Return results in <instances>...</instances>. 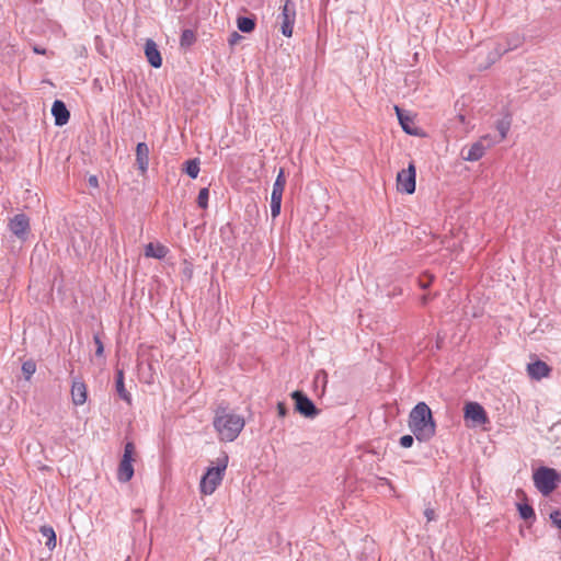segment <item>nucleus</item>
Wrapping results in <instances>:
<instances>
[{"label": "nucleus", "instance_id": "1", "mask_svg": "<svg viewBox=\"0 0 561 561\" xmlns=\"http://www.w3.org/2000/svg\"><path fill=\"white\" fill-rule=\"evenodd\" d=\"M409 427L420 442L430 440L436 432L432 411L425 402H419L410 412Z\"/></svg>", "mask_w": 561, "mask_h": 561}, {"label": "nucleus", "instance_id": "2", "mask_svg": "<svg viewBox=\"0 0 561 561\" xmlns=\"http://www.w3.org/2000/svg\"><path fill=\"white\" fill-rule=\"evenodd\" d=\"M213 424L221 442H233L243 430L245 421L226 408H218Z\"/></svg>", "mask_w": 561, "mask_h": 561}, {"label": "nucleus", "instance_id": "3", "mask_svg": "<svg viewBox=\"0 0 561 561\" xmlns=\"http://www.w3.org/2000/svg\"><path fill=\"white\" fill-rule=\"evenodd\" d=\"M228 466V456L225 455L221 459H218L217 466L211 467L203 476L201 480V492L205 495H210L215 492L217 486L224 479V473Z\"/></svg>", "mask_w": 561, "mask_h": 561}, {"label": "nucleus", "instance_id": "4", "mask_svg": "<svg viewBox=\"0 0 561 561\" xmlns=\"http://www.w3.org/2000/svg\"><path fill=\"white\" fill-rule=\"evenodd\" d=\"M536 488L543 494L549 495L561 482V474L552 468L540 467L533 476Z\"/></svg>", "mask_w": 561, "mask_h": 561}, {"label": "nucleus", "instance_id": "5", "mask_svg": "<svg viewBox=\"0 0 561 561\" xmlns=\"http://www.w3.org/2000/svg\"><path fill=\"white\" fill-rule=\"evenodd\" d=\"M397 191L404 194H413L416 187V169L414 162H410L407 169H402L398 172L397 179Z\"/></svg>", "mask_w": 561, "mask_h": 561}, {"label": "nucleus", "instance_id": "6", "mask_svg": "<svg viewBox=\"0 0 561 561\" xmlns=\"http://www.w3.org/2000/svg\"><path fill=\"white\" fill-rule=\"evenodd\" d=\"M278 19L280 21L282 34L286 37H291L296 21V5L293 0H285Z\"/></svg>", "mask_w": 561, "mask_h": 561}, {"label": "nucleus", "instance_id": "7", "mask_svg": "<svg viewBox=\"0 0 561 561\" xmlns=\"http://www.w3.org/2000/svg\"><path fill=\"white\" fill-rule=\"evenodd\" d=\"M463 417L470 425H484L489 422L488 413L484 408L478 402H467L463 407Z\"/></svg>", "mask_w": 561, "mask_h": 561}, {"label": "nucleus", "instance_id": "8", "mask_svg": "<svg viewBox=\"0 0 561 561\" xmlns=\"http://www.w3.org/2000/svg\"><path fill=\"white\" fill-rule=\"evenodd\" d=\"M291 398L295 401V409L305 417L313 419L319 414L314 403L301 391H294Z\"/></svg>", "mask_w": 561, "mask_h": 561}, {"label": "nucleus", "instance_id": "9", "mask_svg": "<svg viewBox=\"0 0 561 561\" xmlns=\"http://www.w3.org/2000/svg\"><path fill=\"white\" fill-rule=\"evenodd\" d=\"M502 49L499 47H482L477 57V64L479 69H488L494 62H496L502 56Z\"/></svg>", "mask_w": 561, "mask_h": 561}, {"label": "nucleus", "instance_id": "10", "mask_svg": "<svg viewBox=\"0 0 561 561\" xmlns=\"http://www.w3.org/2000/svg\"><path fill=\"white\" fill-rule=\"evenodd\" d=\"M10 231L21 240H25L30 231V219L24 214H18L9 221Z\"/></svg>", "mask_w": 561, "mask_h": 561}, {"label": "nucleus", "instance_id": "11", "mask_svg": "<svg viewBox=\"0 0 561 561\" xmlns=\"http://www.w3.org/2000/svg\"><path fill=\"white\" fill-rule=\"evenodd\" d=\"M486 151L483 142H467L460 149V157L466 161H478Z\"/></svg>", "mask_w": 561, "mask_h": 561}, {"label": "nucleus", "instance_id": "12", "mask_svg": "<svg viewBox=\"0 0 561 561\" xmlns=\"http://www.w3.org/2000/svg\"><path fill=\"white\" fill-rule=\"evenodd\" d=\"M70 394L75 405H83L88 399V387L85 382L82 380H73Z\"/></svg>", "mask_w": 561, "mask_h": 561}, {"label": "nucleus", "instance_id": "13", "mask_svg": "<svg viewBox=\"0 0 561 561\" xmlns=\"http://www.w3.org/2000/svg\"><path fill=\"white\" fill-rule=\"evenodd\" d=\"M551 368L542 360H536L527 365V374L531 379L540 380L550 376Z\"/></svg>", "mask_w": 561, "mask_h": 561}, {"label": "nucleus", "instance_id": "14", "mask_svg": "<svg viewBox=\"0 0 561 561\" xmlns=\"http://www.w3.org/2000/svg\"><path fill=\"white\" fill-rule=\"evenodd\" d=\"M145 55L148 62L153 68H160L162 65V57L157 47V44L152 39H147L145 45Z\"/></svg>", "mask_w": 561, "mask_h": 561}, {"label": "nucleus", "instance_id": "15", "mask_svg": "<svg viewBox=\"0 0 561 561\" xmlns=\"http://www.w3.org/2000/svg\"><path fill=\"white\" fill-rule=\"evenodd\" d=\"M51 114L55 117V123L58 126H62L68 123L70 113L67 110L65 103L60 100H56L51 106Z\"/></svg>", "mask_w": 561, "mask_h": 561}, {"label": "nucleus", "instance_id": "16", "mask_svg": "<svg viewBox=\"0 0 561 561\" xmlns=\"http://www.w3.org/2000/svg\"><path fill=\"white\" fill-rule=\"evenodd\" d=\"M136 161L140 172L144 174L149 164V148L147 142H138L136 148Z\"/></svg>", "mask_w": 561, "mask_h": 561}, {"label": "nucleus", "instance_id": "17", "mask_svg": "<svg viewBox=\"0 0 561 561\" xmlns=\"http://www.w3.org/2000/svg\"><path fill=\"white\" fill-rule=\"evenodd\" d=\"M396 111H397L400 124H401L402 128L405 130V133L411 136H421V134L419 133V128L415 126L413 118L403 114L398 106L396 107Z\"/></svg>", "mask_w": 561, "mask_h": 561}, {"label": "nucleus", "instance_id": "18", "mask_svg": "<svg viewBox=\"0 0 561 561\" xmlns=\"http://www.w3.org/2000/svg\"><path fill=\"white\" fill-rule=\"evenodd\" d=\"M169 252V249L161 243H148L145 248V255L147 257L164 259Z\"/></svg>", "mask_w": 561, "mask_h": 561}, {"label": "nucleus", "instance_id": "19", "mask_svg": "<svg viewBox=\"0 0 561 561\" xmlns=\"http://www.w3.org/2000/svg\"><path fill=\"white\" fill-rule=\"evenodd\" d=\"M115 386H116V391H117L118 396L121 397V399H123L128 405H130L131 404V396L125 388L123 369H118L116 371Z\"/></svg>", "mask_w": 561, "mask_h": 561}, {"label": "nucleus", "instance_id": "20", "mask_svg": "<svg viewBox=\"0 0 561 561\" xmlns=\"http://www.w3.org/2000/svg\"><path fill=\"white\" fill-rule=\"evenodd\" d=\"M133 476H134L133 460L122 459L119 467H118V472H117L118 480L122 482H127L133 478Z\"/></svg>", "mask_w": 561, "mask_h": 561}, {"label": "nucleus", "instance_id": "21", "mask_svg": "<svg viewBox=\"0 0 561 561\" xmlns=\"http://www.w3.org/2000/svg\"><path fill=\"white\" fill-rule=\"evenodd\" d=\"M39 533L46 539V547L53 550L56 547V533L53 527L44 525L39 528Z\"/></svg>", "mask_w": 561, "mask_h": 561}, {"label": "nucleus", "instance_id": "22", "mask_svg": "<svg viewBox=\"0 0 561 561\" xmlns=\"http://www.w3.org/2000/svg\"><path fill=\"white\" fill-rule=\"evenodd\" d=\"M286 185V178L283 169H279L277 178L273 185L272 196L283 197L284 188Z\"/></svg>", "mask_w": 561, "mask_h": 561}, {"label": "nucleus", "instance_id": "23", "mask_svg": "<svg viewBox=\"0 0 561 561\" xmlns=\"http://www.w3.org/2000/svg\"><path fill=\"white\" fill-rule=\"evenodd\" d=\"M196 42V34L192 30H184L180 38V46L184 49L190 48Z\"/></svg>", "mask_w": 561, "mask_h": 561}, {"label": "nucleus", "instance_id": "24", "mask_svg": "<svg viewBox=\"0 0 561 561\" xmlns=\"http://www.w3.org/2000/svg\"><path fill=\"white\" fill-rule=\"evenodd\" d=\"M184 171L192 179H196L198 176V173H199V160L198 159L187 160L184 163Z\"/></svg>", "mask_w": 561, "mask_h": 561}, {"label": "nucleus", "instance_id": "25", "mask_svg": "<svg viewBox=\"0 0 561 561\" xmlns=\"http://www.w3.org/2000/svg\"><path fill=\"white\" fill-rule=\"evenodd\" d=\"M237 25L241 32L250 33L254 30L255 22L253 19L241 16V18H238Z\"/></svg>", "mask_w": 561, "mask_h": 561}, {"label": "nucleus", "instance_id": "26", "mask_svg": "<svg viewBox=\"0 0 561 561\" xmlns=\"http://www.w3.org/2000/svg\"><path fill=\"white\" fill-rule=\"evenodd\" d=\"M36 371V364L33 360H26L22 364V373L26 380H30L31 377Z\"/></svg>", "mask_w": 561, "mask_h": 561}, {"label": "nucleus", "instance_id": "27", "mask_svg": "<svg viewBox=\"0 0 561 561\" xmlns=\"http://www.w3.org/2000/svg\"><path fill=\"white\" fill-rule=\"evenodd\" d=\"M208 197H209V191L207 187H204L199 191L197 196V204L201 208L206 209L208 206Z\"/></svg>", "mask_w": 561, "mask_h": 561}, {"label": "nucleus", "instance_id": "28", "mask_svg": "<svg viewBox=\"0 0 561 561\" xmlns=\"http://www.w3.org/2000/svg\"><path fill=\"white\" fill-rule=\"evenodd\" d=\"M282 197L271 196V213L272 217H277L280 214Z\"/></svg>", "mask_w": 561, "mask_h": 561}, {"label": "nucleus", "instance_id": "29", "mask_svg": "<svg viewBox=\"0 0 561 561\" xmlns=\"http://www.w3.org/2000/svg\"><path fill=\"white\" fill-rule=\"evenodd\" d=\"M518 511L523 519H529L535 516V512L528 504H519Z\"/></svg>", "mask_w": 561, "mask_h": 561}, {"label": "nucleus", "instance_id": "30", "mask_svg": "<svg viewBox=\"0 0 561 561\" xmlns=\"http://www.w3.org/2000/svg\"><path fill=\"white\" fill-rule=\"evenodd\" d=\"M134 455H135V445L130 442H128L125 445L124 448V455L122 459L133 460L134 461Z\"/></svg>", "mask_w": 561, "mask_h": 561}, {"label": "nucleus", "instance_id": "31", "mask_svg": "<svg viewBox=\"0 0 561 561\" xmlns=\"http://www.w3.org/2000/svg\"><path fill=\"white\" fill-rule=\"evenodd\" d=\"M93 341L95 344V355L102 357L104 354V346L99 334H94Z\"/></svg>", "mask_w": 561, "mask_h": 561}, {"label": "nucleus", "instance_id": "32", "mask_svg": "<svg viewBox=\"0 0 561 561\" xmlns=\"http://www.w3.org/2000/svg\"><path fill=\"white\" fill-rule=\"evenodd\" d=\"M550 519L552 520L553 525H556L559 529H561V512L556 510L550 513Z\"/></svg>", "mask_w": 561, "mask_h": 561}, {"label": "nucleus", "instance_id": "33", "mask_svg": "<svg viewBox=\"0 0 561 561\" xmlns=\"http://www.w3.org/2000/svg\"><path fill=\"white\" fill-rule=\"evenodd\" d=\"M413 437L411 435H404L400 438V445L403 448H410L413 445Z\"/></svg>", "mask_w": 561, "mask_h": 561}, {"label": "nucleus", "instance_id": "34", "mask_svg": "<svg viewBox=\"0 0 561 561\" xmlns=\"http://www.w3.org/2000/svg\"><path fill=\"white\" fill-rule=\"evenodd\" d=\"M432 280H433V276H431V275H424V276L420 279V286H421L422 288H427V287L431 285Z\"/></svg>", "mask_w": 561, "mask_h": 561}, {"label": "nucleus", "instance_id": "35", "mask_svg": "<svg viewBox=\"0 0 561 561\" xmlns=\"http://www.w3.org/2000/svg\"><path fill=\"white\" fill-rule=\"evenodd\" d=\"M241 39V36L237 32H232L228 39L231 46L236 45Z\"/></svg>", "mask_w": 561, "mask_h": 561}, {"label": "nucleus", "instance_id": "36", "mask_svg": "<svg viewBox=\"0 0 561 561\" xmlns=\"http://www.w3.org/2000/svg\"><path fill=\"white\" fill-rule=\"evenodd\" d=\"M277 412H278V415H279L280 417L286 416V414H287V408H286L285 403H283V402H278V403H277Z\"/></svg>", "mask_w": 561, "mask_h": 561}, {"label": "nucleus", "instance_id": "37", "mask_svg": "<svg viewBox=\"0 0 561 561\" xmlns=\"http://www.w3.org/2000/svg\"><path fill=\"white\" fill-rule=\"evenodd\" d=\"M88 182H89V185L96 188L99 186V181H98V178L95 175H91L89 179H88Z\"/></svg>", "mask_w": 561, "mask_h": 561}, {"label": "nucleus", "instance_id": "38", "mask_svg": "<svg viewBox=\"0 0 561 561\" xmlns=\"http://www.w3.org/2000/svg\"><path fill=\"white\" fill-rule=\"evenodd\" d=\"M425 516H426L427 520L431 522L435 518V513L432 508H427L425 511Z\"/></svg>", "mask_w": 561, "mask_h": 561}, {"label": "nucleus", "instance_id": "39", "mask_svg": "<svg viewBox=\"0 0 561 561\" xmlns=\"http://www.w3.org/2000/svg\"><path fill=\"white\" fill-rule=\"evenodd\" d=\"M508 129L507 126H504V124L502 123L501 124V127H500V133H501V137L502 138H505L506 137V130Z\"/></svg>", "mask_w": 561, "mask_h": 561}, {"label": "nucleus", "instance_id": "40", "mask_svg": "<svg viewBox=\"0 0 561 561\" xmlns=\"http://www.w3.org/2000/svg\"><path fill=\"white\" fill-rule=\"evenodd\" d=\"M33 51L36 53V54H41V55H45L46 54V49L39 48L37 46L33 47Z\"/></svg>", "mask_w": 561, "mask_h": 561}]
</instances>
